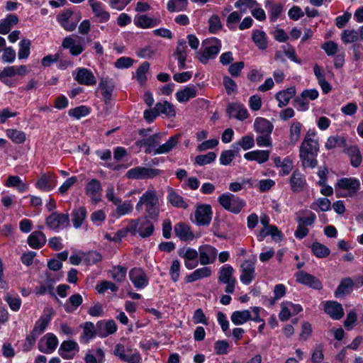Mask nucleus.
<instances>
[{
	"label": "nucleus",
	"instance_id": "1",
	"mask_svg": "<svg viewBox=\"0 0 363 363\" xmlns=\"http://www.w3.org/2000/svg\"><path fill=\"white\" fill-rule=\"evenodd\" d=\"M180 135L171 136L168 140L159 145L158 140L160 138L159 133L153 134L148 138L138 140L135 145L145 148L146 154L162 155L171 152L179 143Z\"/></svg>",
	"mask_w": 363,
	"mask_h": 363
},
{
	"label": "nucleus",
	"instance_id": "2",
	"mask_svg": "<svg viewBox=\"0 0 363 363\" xmlns=\"http://www.w3.org/2000/svg\"><path fill=\"white\" fill-rule=\"evenodd\" d=\"M319 144L315 132L308 131L300 146L299 157L303 168H315L318 165L316 157Z\"/></svg>",
	"mask_w": 363,
	"mask_h": 363
},
{
	"label": "nucleus",
	"instance_id": "3",
	"mask_svg": "<svg viewBox=\"0 0 363 363\" xmlns=\"http://www.w3.org/2000/svg\"><path fill=\"white\" fill-rule=\"evenodd\" d=\"M135 209L139 212L144 209L147 218L156 219L160 211L159 201L156 191L154 189L147 190L140 197L135 206Z\"/></svg>",
	"mask_w": 363,
	"mask_h": 363
},
{
	"label": "nucleus",
	"instance_id": "4",
	"mask_svg": "<svg viewBox=\"0 0 363 363\" xmlns=\"http://www.w3.org/2000/svg\"><path fill=\"white\" fill-rule=\"evenodd\" d=\"M253 129L258 134L256 143L259 147H272L271 135L274 130L273 124L267 119L257 117L255 119Z\"/></svg>",
	"mask_w": 363,
	"mask_h": 363
},
{
	"label": "nucleus",
	"instance_id": "5",
	"mask_svg": "<svg viewBox=\"0 0 363 363\" xmlns=\"http://www.w3.org/2000/svg\"><path fill=\"white\" fill-rule=\"evenodd\" d=\"M203 50L197 52V57L203 64H206L209 60L215 58L221 48L220 40L216 38H207L202 43Z\"/></svg>",
	"mask_w": 363,
	"mask_h": 363
},
{
	"label": "nucleus",
	"instance_id": "6",
	"mask_svg": "<svg viewBox=\"0 0 363 363\" xmlns=\"http://www.w3.org/2000/svg\"><path fill=\"white\" fill-rule=\"evenodd\" d=\"M337 197L354 196L360 189V182L356 178H342L335 185Z\"/></svg>",
	"mask_w": 363,
	"mask_h": 363
},
{
	"label": "nucleus",
	"instance_id": "7",
	"mask_svg": "<svg viewBox=\"0 0 363 363\" xmlns=\"http://www.w3.org/2000/svg\"><path fill=\"white\" fill-rule=\"evenodd\" d=\"M218 201L225 210L235 214L239 213L245 206L244 200L230 193L221 194Z\"/></svg>",
	"mask_w": 363,
	"mask_h": 363
},
{
	"label": "nucleus",
	"instance_id": "8",
	"mask_svg": "<svg viewBox=\"0 0 363 363\" xmlns=\"http://www.w3.org/2000/svg\"><path fill=\"white\" fill-rule=\"evenodd\" d=\"M126 231L133 235L139 234L142 238H147L153 233L154 226L147 220H130L126 225Z\"/></svg>",
	"mask_w": 363,
	"mask_h": 363
},
{
	"label": "nucleus",
	"instance_id": "9",
	"mask_svg": "<svg viewBox=\"0 0 363 363\" xmlns=\"http://www.w3.org/2000/svg\"><path fill=\"white\" fill-rule=\"evenodd\" d=\"M45 223L50 230L59 232L69 226V214L55 211L46 218Z\"/></svg>",
	"mask_w": 363,
	"mask_h": 363
},
{
	"label": "nucleus",
	"instance_id": "10",
	"mask_svg": "<svg viewBox=\"0 0 363 363\" xmlns=\"http://www.w3.org/2000/svg\"><path fill=\"white\" fill-rule=\"evenodd\" d=\"M160 173L161 170L158 169L138 166L127 171L125 177L130 179H146L156 177Z\"/></svg>",
	"mask_w": 363,
	"mask_h": 363
},
{
	"label": "nucleus",
	"instance_id": "11",
	"mask_svg": "<svg viewBox=\"0 0 363 363\" xmlns=\"http://www.w3.org/2000/svg\"><path fill=\"white\" fill-rule=\"evenodd\" d=\"M234 269L230 264L223 265L219 271L218 280L226 285L225 291L227 294H233L236 284V279L233 277Z\"/></svg>",
	"mask_w": 363,
	"mask_h": 363
},
{
	"label": "nucleus",
	"instance_id": "12",
	"mask_svg": "<svg viewBox=\"0 0 363 363\" xmlns=\"http://www.w3.org/2000/svg\"><path fill=\"white\" fill-rule=\"evenodd\" d=\"M72 74L74 80L81 85L93 86L97 83L94 73L87 68L78 67L72 72Z\"/></svg>",
	"mask_w": 363,
	"mask_h": 363
},
{
	"label": "nucleus",
	"instance_id": "13",
	"mask_svg": "<svg viewBox=\"0 0 363 363\" xmlns=\"http://www.w3.org/2000/svg\"><path fill=\"white\" fill-rule=\"evenodd\" d=\"M178 255L184 259V265L186 269L191 270L196 268L199 260V251L189 247H184L178 250Z\"/></svg>",
	"mask_w": 363,
	"mask_h": 363
},
{
	"label": "nucleus",
	"instance_id": "14",
	"mask_svg": "<svg viewBox=\"0 0 363 363\" xmlns=\"http://www.w3.org/2000/svg\"><path fill=\"white\" fill-rule=\"evenodd\" d=\"M256 259H246L240 265V281L245 285H249L256 277L255 272Z\"/></svg>",
	"mask_w": 363,
	"mask_h": 363
},
{
	"label": "nucleus",
	"instance_id": "15",
	"mask_svg": "<svg viewBox=\"0 0 363 363\" xmlns=\"http://www.w3.org/2000/svg\"><path fill=\"white\" fill-rule=\"evenodd\" d=\"M213 211L208 204L197 206L194 213V222L197 225H208L212 220Z\"/></svg>",
	"mask_w": 363,
	"mask_h": 363
},
{
	"label": "nucleus",
	"instance_id": "16",
	"mask_svg": "<svg viewBox=\"0 0 363 363\" xmlns=\"http://www.w3.org/2000/svg\"><path fill=\"white\" fill-rule=\"evenodd\" d=\"M296 281L303 285L315 290H321L323 284L316 277L304 271H298L295 274Z\"/></svg>",
	"mask_w": 363,
	"mask_h": 363
},
{
	"label": "nucleus",
	"instance_id": "17",
	"mask_svg": "<svg viewBox=\"0 0 363 363\" xmlns=\"http://www.w3.org/2000/svg\"><path fill=\"white\" fill-rule=\"evenodd\" d=\"M199 260L201 265L213 264L217 257L218 250L210 245H201L199 249Z\"/></svg>",
	"mask_w": 363,
	"mask_h": 363
},
{
	"label": "nucleus",
	"instance_id": "18",
	"mask_svg": "<svg viewBox=\"0 0 363 363\" xmlns=\"http://www.w3.org/2000/svg\"><path fill=\"white\" fill-rule=\"evenodd\" d=\"M129 279L137 289H143L149 284V279L144 270L140 267H135L129 272Z\"/></svg>",
	"mask_w": 363,
	"mask_h": 363
},
{
	"label": "nucleus",
	"instance_id": "19",
	"mask_svg": "<svg viewBox=\"0 0 363 363\" xmlns=\"http://www.w3.org/2000/svg\"><path fill=\"white\" fill-rule=\"evenodd\" d=\"M102 186L99 180L91 179L85 186V193L91 200L96 203L101 201Z\"/></svg>",
	"mask_w": 363,
	"mask_h": 363
},
{
	"label": "nucleus",
	"instance_id": "20",
	"mask_svg": "<svg viewBox=\"0 0 363 363\" xmlns=\"http://www.w3.org/2000/svg\"><path fill=\"white\" fill-rule=\"evenodd\" d=\"M57 185V177L51 172L43 173L35 183V187L43 191H50Z\"/></svg>",
	"mask_w": 363,
	"mask_h": 363
},
{
	"label": "nucleus",
	"instance_id": "21",
	"mask_svg": "<svg viewBox=\"0 0 363 363\" xmlns=\"http://www.w3.org/2000/svg\"><path fill=\"white\" fill-rule=\"evenodd\" d=\"M226 111L230 118H233L240 121H243L249 117L247 108L242 104L238 102L230 104L227 107Z\"/></svg>",
	"mask_w": 363,
	"mask_h": 363
},
{
	"label": "nucleus",
	"instance_id": "22",
	"mask_svg": "<svg viewBox=\"0 0 363 363\" xmlns=\"http://www.w3.org/2000/svg\"><path fill=\"white\" fill-rule=\"evenodd\" d=\"M117 330L118 326L113 320H103L96 323V334L101 338L114 334Z\"/></svg>",
	"mask_w": 363,
	"mask_h": 363
},
{
	"label": "nucleus",
	"instance_id": "23",
	"mask_svg": "<svg viewBox=\"0 0 363 363\" xmlns=\"http://www.w3.org/2000/svg\"><path fill=\"white\" fill-rule=\"evenodd\" d=\"M79 347L74 340L63 341L60 346L59 354L65 359H72L79 352Z\"/></svg>",
	"mask_w": 363,
	"mask_h": 363
},
{
	"label": "nucleus",
	"instance_id": "24",
	"mask_svg": "<svg viewBox=\"0 0 363 363\" xmlns=\"http://www.w3.org/2000/svg\"><path fill=\"white\" fill-rule=\"evenodd\" d=\"M58 345L57 337L52 333H48L38 343L39 350L46 354L52 353Z\"/></svg>",
	"mask_w": 363,
	"mask_h": 363
},
{
	"label": "nucleus",
	"instance_id": "25",
	"mask_svg": "<svg viewBox=\"0 0 363 363\" xmlns=\"http://www.w3.org/2000/svg\"><path fill=\"white\" fill-rule=\"evenodd\" d=\"M289 184L291 191L295 193L303 191L307 186L305 176L298 169L293 172L290 177Z\"/></svg>",
	"mask_w": 363,
	"mask_h": 363
},
{
	"label": "nucleus",
	"instance_id": "26",
	"mask_svg": "<svg viewBox=\"0 0 363 363\" xmlns=\"http://www.w3.org/2000/svg\"><path fill=\"white\" fill-rule=\"evenodd\" d=\"M88 3L91 8L94 16L99 23L107 22L111 17L108 11L105 10L104 4L96 0H89Z\"/></svg>",
	"mask_w": 363,
	"mask_h": 363
},
{
	"label": "nucleus",
	"instance_id": "27",
	"mask_svg": "<svg viewBox=\"0 0 363 363\" xmlns=\"http://www.w3.org/2000/svg\"><path fill=\"white\" fill-rule=\"evenodd\" d=\"M73 12L67 9L57 16V21L60 26L67 31L74 30L77 24V21L73 19Z\"/></svg>",
	"mask_w": 363,
	"mask_h": 363
},
{
	"label": "nucleus",
	"instance_id": "28",
	"mask_svg": "<svg viewBox=\"0 0 363 363\" xmlns=\"http://www.w3.org/2000/svg\"><path fill=\"white\" fill-rule=\"evenodd\" d=\"M270 235L275 242H280L283 239V233L277 226L263 227L256 235L259 242H262L267 236Z\"/></svg>",
	"mask_w": 363,
	"mask_h": 363
},
{
	"label": "nucleus",
	"instance_id": "29",
	"mask_svg": "<svg viewBox=\"0 0 363 363\" xmlns=\"http://www.w3.org/2000/svg\"><path fill=\"white\" fill-rule=\"evenodd\" d=\"M324 311L333 320H340L344 315L343 308L342 305L337 301H326L324 303Z\"/></svg>",
	"mask_w": 363,
	"mask_h": 363
},
{
	"label": "nucleus",
	"instance_id": "30",
	"mask_svg": "<svg viewBox=\"0 0 363 363\" xmlns=\"http://www.w3.org/2000/svg\"><path fill=\"white\" fill-rule=\"evenodd\" d=\"M198 88L194 84H189L175 94V97L179 103H186L197 96Z\"/></svg>",
	"mask_w": 363,
	"mask_h": 363
},
{
	"label": "nucleus",
	"instance_id": "31",
	"mask_svg": "<svg viewBox=\"0 0 363 363\" xmlns=\"http://www.w3.org/2000/svg\"><path fill=\"white\" fill-rule=\"evenodd\" d=\"M99 89L101 91V94L105 103H110L114 89L113 80L108 77H102L99 84Z\"/></svg>",
	"mask_w": 363,
	"mask_h": 363
},
{
	"label": "nucleus",
	"instance_id": "32",
	"mask_svg": "<svg viewBox=\"0 0 363 363\" xmlns=\"http://www.w3.org/2000/svg\"><path fill=\"white\" fill-rule=\"evenodd\" d=\"M46 241L45 235L40 230L33 231L28 237L27 240L28 245L35 250L43 247L45 245Z\"/></svg>",
	"mask_w": 363,
	"mask_h": 363
},
{
	"label": "nucleus",
	"instance_id": "33",
	"mask_svg": "<svg viewBox=\"0 0 363 363\" xmlns=\"http://www.w3.org/2000/svg\"><path fill=\"white\" fill-rule=\"evenodd\" d=\"M167 199L174 207L186 209L188 203L174 189L170 188L167 191Z\"/></svg>",
	"mask_w": 363,
	"mask_h": 363
},
{
	"label": "nucleus",
	"instance_id": "34",
	"mask_svg": "<svg viewBox=\"0 0 363 363\" xmlns=\"http://www.w3.org/2000/svg\"><path fill=\"white\" fill-rule=\"evenodd\" d=\"M87 211L84 206L75 207L72 213V222L74 228L77 229L82 227L84 220L86 218Z\"/></svg>",
	"mask_w": 363,
	"mask_h": 363
},
{
	"label": "nucleus",
	"instance_id": "35",
	"mask_svg": "<svg viewBox=\"0 0 363 363\" xmlns=\"http://www.w3.org/2000/svg\"><path fill=\"white\" fill-rule=\"evenodd\" d=\"M244 158L248 161H256L259 164H262L268 161L269 151L262 150L250 151L244 155Z\"/></svg>",
	"mask_w": 363,
	"mask_h": 363
},
{
	"label": "nucleus",
	"instance_id": "36",
	"mask_svg": "<svg viewBox=\"0 0 363 363\" xmlns=\"http://www.w3.org/2000/svg\"><path fill=\"white\" fill-rule=\"evenodd\" d=\"M354 281L350 277L342 279L335 291V297L344 296L350 294L354 287Z\"/></svg>",
	"mask_w": 363,
	"mask_h": 363
},
{
	"label": "nucleus",
	"instance_id": "37",
	"mask_svg": "<svg viewBox=\"0 0 363 363\" xmlns=\"http://www.w3.org/2000/svg\"><path fill=\"white\" fill-rule=\"evenodd\" d=\"M273 162L276 167L281 168V172L279 173L280 175L289 174L294 167L293 160L290 157H286L283 160L280 157H275L273 158Z\"/></svg>",
	"mask_w": 363,
	"mask_h": 363
},
{
	"label": "nucleus",
	"instance_id": "38",
	"mask_svg": "<svg viewBox=\"0 0 363 363\" xmlns=\"http://www.w3.org/2000/svg\"><path fill=\"white\" fill-rule=\"evenodd\" d=\"M155 110L157 111L158 115L162 114L168 118H172L176 116V110L174 104L167 101L157 102L155 104Z\"/></svg>",
	"mask_w": 363,
	"mask_h": 363
},
{
	"label": "nucleus",
	"instance_id": "39",
	"mask_svg": "<svg viewBox=\"0 0 363 363\" xmlns=\"http://www.w3.org/2000/svg\"><path fill=\"white\" fill-rule=\"evenodd\" d=\"M345 153L349 157L350 164L352 167H358L360 166L362 161V157L357 146L352 145L345 148Z\"/></svg>",
	"mask_w": 363,
	"mask_h": 363
},
{
	"label": "nucleus",
	"instance_id": "40",
	"mask_svg": "<svg viewBox=\"0 0 363 363\" xmlns=\"http://www.w3.org/2000/svg\"><path fill=\"white\" fill-rule=\"evenodd\" d=\"M255 146V139L252 134L246 135L237 142L231 145V148H235V151L240 152V149L247 150Z\"/></svg>",
	"mask_w": 363,
	"mask_h": 363
},
{
	"label": "nucleus",
	"instance_id": "41",
	"mask_svg": "<svg viewBox=\"0 0 363 363\" xmlns=\"http://www.w3.org/2000/svg\"><path fill=\"white\" fill-rule=\"evenodd\" d=\"M296 94V89L291 86L285 90H282L277 93L276 99L279 101L278 106L281 108L286 106L290 99Z\"/></svg>",
	"mask_w": 363,
	"mask_h": 363
},
{
	"label": "nucleus",
	"instance_id": "42",
	"mask_svg": "<svg viewBox=\"0 0 363 363\" xmlns=\"http://www.w3.org/2000/svg\"><path fill=\"white\" fill-rule=\"evenodd\" d=\"M174 230L176 235L182 240L187 241L194 238V234L190 230V228L185 223H179L176 224Z\"/></svg>",
	"mask_w": 363,
	"mask_h": 363
},
{
	"label": "nucleus",
	"instance_id": "43",
	"mask_svg": "<svg viewBox=\"0 0 363 363\" xmlns=\"http://www.w3.org/2000/svg\"><path fill=\"white\" fill-rule=\"evenodd\" d=\"M18 18L15 14H8L6 18L0 21V34L6 35L9 33L11 28L17 24Z\"/></svg>",
	"mask_w": 363,
	"mask_h": 363
},
{
	"label": "nucleus",
	"instance_id": "44",
	"mask_svg": "<svg viewBox=\"0 0 363 363\" xmlns=\"http://www.w3.org/2000/svg\"><path fill=\"white\" fill-rule=\"evenodd\" d=\"M251 318L250 310L235 311L231 316L230 320L235 325H243Z\"/></svg>",
	"mask_w": 363,
	"mask_h": 363
},
{
	"label": "nucleus",
	"instance_id": "45",
	"mask_svg": "<svg viewBox=\"0 0 363 363\" xmlns=\"http://www.w3.org/2000/svg\"><path fill=\"white\" fill-rule=\"evenodd\" d=\"M211 269L208 267H203L202 268L194 270L191 274L186 277L187 283H191L201 279L208 277L211 275Z\"/></svg>",
	"mask_w": 363,
	"mask_h": 363
},
{
	"label": "nucleus",
	"instance_id": "46",
	"mask_svg": "<svg viewBox=\"0 0 363 363\" xmlns=\"http://www.w3.org/2000/svg\"><path fill=\"white\" fill-rule=\"evenodd\" d=\"M135 25L140 28H150L157 26V21L146 15H138L134 18Z\"/></svg>",
	"mask_w": 363,
	"mask_h": 363
},
{
	"label": "nucleus",
	"instance_id": "47",
	"mask_svg": "<svg viewBox=\"0 0 363 363\" xmlns=\"http://www.w3.org/2000/svg\"><path fill=\"white\" fill-rule=\"evenodd\" d=\"M252 39L259 50H265L268 46L267 38L264 31L255 30L252 32Z\"/></svg>",
	"mask_w": 363,
	"mask_h": 363
},
{
	"label": "nucleus",
	"instance_id": "48",
	"mask_svg": "<svg viewBox=\"0 0 363 363\" xmlns=\"http://www.w3.org/2000/svg\"><path fill=\"white\" fill-rule=\"evenodd\" d=\"M82 296L79 294L72 295L64 305L67 313L74 312L82 303Z\"/></svg>",
	"mask_w": 363,
	"mask_h": 363
},
{
	"label": "nucleus",
	"instance_id": "49",
	"mask_svg": "<svg viewBox=\"0 0 363 363\" xmlns=\"http://www.w3.org/2000/svg\"><path fill=\"white\" fill-rule=\"evenodd\" d=\"M5 185L8 187H15L21 193L26 191L28 189V186L23 183L18 176H9L6 181Z\"/></svg>",
	"mask_w": 363,
	"mask_h": 363
},
{
	"label": "nucleus",
	"instance_id": "50",
	"mask_svg": "<svg viewBox=\"0 0 363 363\" xmlns=\"http://www.w3.org/2000/svg\"><path fill=\"white\" fill-rule=\"evenodd\" d=\"M6 136L16 144H22L26 141V133L14 128L7 129L6 131Z\"/></svg>",
	"mask_w": 363,
	"mask_h": 363
},
{
	"label": "nucleus",
	"instance_id": "51",
	"mask_svg": "<svg viewBox=\"0 0 363 363\" xmlns=\"http://www.w3.org/2000/svg\"><path fill=\"white\" fill-rule=\"evenodd\" d=\"M96 334V327L91 322H86L84 324L83 330V335L81 337V342L87 343L89 341L94 338Z\"/></svg>",
	"mask_w": 363,
	"mask_h": 363
},
{
	"label": "nucleus",
	"instance_id": "52",
	"mask_svg": "<svg viewBox=\"0 0 363 363\" xmlns=\"http://www.w3.org/2000/svg\"><path fill=\"white\" fill-rule=\"evenodd\" d=\"M187 6L188 0H169L167 4V9L171 13L186 11Z\"/></svg>",
	"mask_w": 363,
	"mask_h": 363
},
{
	"label": "nucleus",
	"instance_id": "53",
	"mask_svg": "<svg viewBox=\"0 0 363 363\" xmlns=\"http://www.w3.org/2000/svg\"><path fill=\"white\" fill-rule=\"evenodd\" d=\"M346 145V139L343 136L334 135L327 139L325 147L330 150L336 147H345Z\"/></svg>",
	"mask_w": 363,
	"mask_h": 363
},
{
	"label": "nucleus",
	"instance_id": "54",
	"mask_svg": "<svg viewBox=\"0 0 363 363\" xmlns=\"http://www.w3.org/2000/svg\"><path fill=\"white\" fill-rule=\"evenodd\" d=\"M54 286L53 281L50 279L49 276H47V280L45 283H41L35 289V292L37 295H44L47 293L54 294L53 292Z\"/></svg>",
	"mask_w": 363,
	"mask_h": 363
},
{
	"label": "nucleus",
	"instance_id": "55",
	"mask_svg": "<svg viewBox=\"0 0 363 363\" xmlns=\"http://www.w3.org/2000/svg\"><path fill=\"white\" fill-rule=\"evenodd\" d=\"M311 250L313 255L318 258L326 257L330 252L328 247L318 242H314L312 244Z\"/></svg>",
	"mask_w": 363,
	"mask_h": 363
},
{
	"label": "nucleus",
	"instance_id": "56",
	"mask_svg": "<svg viewBox=\"0 0 363 363\" xmlns=\"http://www.w3.org/2000/svg\"><path fill=\"white\" fill-rule=\"evenodd\" d=\"M359 40V32L354 29L344 30L341 33V40L345 44L357 42Z\"/></svg>",
	"mask_w": 363,
	"mask_h": 363
},
{
	"label": "nucleus",
	"instance_id": "57",
	"mask_svg": "<svg viewBox=\"0 0 363 363\" xmlns=\"http://www.w3.org/2000/svg\"><path fill=\"white\" fill-rule=\"evenodd\" d=\"M302 125L300 122L294 121L289 129V138L292 144H295L300 138Z\"/></svg>",
	"mask_w": 363,
	"mask_h": 363
},
{
	"label": "nucleus",
	"instance_id": "58",
	"mask_svg": "<svg viewBox=\"0 0 363 363\" xmlns=\"http://www.w3.org/2000/svg\"><path fill=\"white\" fill-rule=\"evenodd\" d=\"M238 153V151H235V148L223 151L219 158L220 164L225 166L230 164Z\"/></svg>",
	"mask_w": 363,
	"mask_h": 363
},
{
	"label": "nucleus",
	"instance_id": "59",
	"mask_svg": "<svg viewBox=\"0 0 363 363\" xmlns=\"http://www.w3.org/2000/svg\"><path fill=\"white\" fill-rule=\"evenodd\" d=\"M126 273L127 269L121 265L115 266L110 270L111 278L118 282H122L125 279Z\"/></svg>",
	"mask_w": 363,
	"mask_h": 363
},
{
	"label": "nucleus",
	"instance_id": "60",
	"mask_svg": "<svg viewBox=\"0 0 363 363\" xmlns=\"http://www.w3.org/2000/svg\"><path fill=\"white\" fill-rule=\"evenodd\" d=\"M150 68V64L147 62H143L135 72V77L140 84H143L147 81L146 74Z\"/></svg>",
	"mask_w": 363,
	"mask_h": 363
},
{
	"label": "nucleus",
	"instance_id": "61",
	"mask_svg": "<svg viewBox=\"0 0 363 363\" xmlns=\"http://www.w3.org/2000/svg\"><path fill=\"white\" fill-rule=\"evenodd\" d=\"M216 158V154L209 152L206 155H200L195 157V162L199 166H204L213 162Z\"/></svg>",
	"mask_w": 363,
	"mask_h": 363
},
{
	"label": "nucleus",
	"instance_id": "62",
	"mask_svg": "<svg viewBox=\"0 0 363 363\" xmlns=\"http://www.w3.org/2000/svg\"><path fill=\"white\" fill-rule=\"evenodd\" d=\"M96 290L99 294H104L108 290L116 292L118 290V287L111 281H102L96 284Z\"/></svg>",
	"mask_w": 363,
	"mask_h": 363
},
{
	"label": "nucleus",
	"instance_id": "63",
	"mask_svg": "<svg viewBox=\"0 0 363 363\" xmlns=\"http://www.w3.org/2000/svg\"><path fill=\"white\" fill-rule=\"evenodd\" d=\"M50 321V318L48 316H41L35 323L33 331L34 334L40 335L43 333L47 328L48 323Z\"/></svg>",
	"mask_w": 363,
	"mask_h": 363
},
{
	"label": "nucleus",
	"instance_id": "64",
	"mask_svg": "<svg viewBox=\"0 0 363 363\" xmlns=\"http://www.w3.org/2000/svg\"><path fill=\"white\" fill-rule=\"evenodd\" d=\"M30 41L28 39H23L19 43L18 52L19 59H26L30 55Z\"/></svg>",
	"mask_w": 363,
	"mask_h": 363
}]
</instances>
